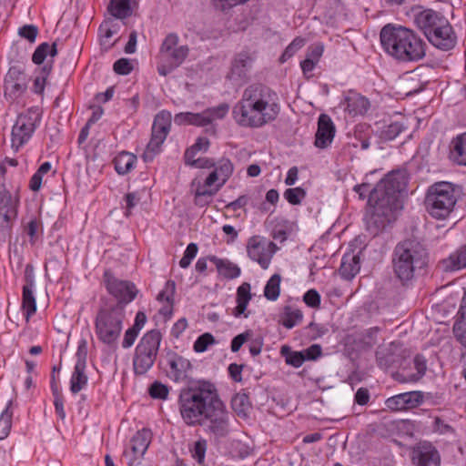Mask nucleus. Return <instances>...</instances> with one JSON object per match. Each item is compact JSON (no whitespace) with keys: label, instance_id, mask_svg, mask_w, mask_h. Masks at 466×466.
I'll list each match as a JSON object with an SVG mask.
<instances>
[{"label":"nucleus","instance_id":"nucleus-1","mask_svg":"<svg viewBox=\"0 0 466 466\" xmlns=\"http://www.w3.org/2000/svg\"><path fill=\"white\" fill-rule=\"evenodd\" d=\"M180 413L186 424L202 426L216 440L229 432V414L210 382L203 381L180 395Z\"/></svg>","mask_w":466,"mask_h":466},{"label":"nucleus","instance_id":"nucleus-2","mask_svg":"<svg viewBox=\"0 0 466 466\" xmlns=\"http://www.w3.org/2000/svg\"><path fill=\"white\" fill-rule=\"evenodd\" d=\"M279 113L280 102L277 92L260 83L248 86L232 110L235 121L250 128H260L275 121Z\"/></svg>","mask_w":466,"mask_h":466},{"label":"nucleus","instance_id":"nucleus-3","mask_svg":"<svg viewBox=\"0 0 466 466\" xmlns=\"http://www.w3.org/2000/svg\"><path fill=\"white\" fill-rule=\"evenodd\" d=\"M384 51L401 62H417L426 56V43L413 30L388 24L380 30Z\"/></svg>","mask_w":466,"mask_h":466},{"label":"nucleus","instance_id":"nucleus-4","mask_svg":"<svg viewBox=\"0 0 466 466\" xmlns=\"http://www.w3.org/2000/svg\"><path fill=\"white\" fill-rule=\"evenodd\" d=\"M392 264L396 277L406 282L427 266L428 252L418 240L406 239L395 247Z\"/></svg>","mask_w":466,"mask_h":466},{"label":"nucleus","instance_id":"nucleus-5","mask_svg":"<svg viewBox=\"0 0 466 466\" xmlns=\"http://www.w3.org/2000/svg\"><path fill=\"white\" fill-rule=\"evenodd\" d=\"M126 309L120 305H106L99 308L95 318V332L97 339L109 347H115L123 329Z\"/></svg>","mask_w":466,"mask_h":466},{"label":"nucleus","instance_id":"nucleus-6","mask_svg":"<svg viewBox=\"0 0 466 466\" xmlns=\"http://www.w3.org/2000/svg\"><path fill=\"white\" fill-rule=\"evenodd\" d=\"M457 192L453 184L441 181L431 186L424 204L428 213L438 219L446 218L457 202Z\"/></svg>","mask_w":466,"mask_h":466},{"label":"nucleus","instance_id":"nucleus-7","mask_svg":"<svg viewBox=\"0 0 466 466\" xmlns=\"http://www.w3.org/2000/svg\"><path fill=\"white\" fill-rule=\"evenodd\" d=\"M408 177L406 172L397 170L389 173L382 178L370 193L369 201L384 200L383 202L393 207L402 208L400 195L406 190Z\"/></svg>","mask_w":466,"mask_h":466},{"label":"nucleus","instance_id":"nucleus-8","mask_svg":"<svg viewBox=\"0 0 466 466\" xmlns=\"http://www.w3.org/2000/svg\"><path fill=\"white\" fill-rule=\"evenodd\" d=\"M189 53L187 45H179V37L176 33H169L163 40L159 49L160 62L157 72L167 76L183 64Z\"/></svg>","mask_w":466,"mask_h":466},{"label":"nucleus","instance_id":"nucleus-9","mask_svg":"<svg viewBox=\"0 0 466 466\" xmlns=\"http://www.w3.org/2000/svg\"><path fill=\"white\" fill-rule=\"evenodd\" d=\"M161 339V333L157 329H151L141 338L136 347L133 359L136 374L144 375L152 368L159 350Z\"/></svg>","mask_w":466,"mask_h":466},{"label":"nucleus","instance_id":"nucleus-10","mask_svg":"<svg viewBox=\"0 0 466 466\" xmlns=\"http://www.w3.org/2000/svg\"><path fill=\"white\" fill-rule=\"evenodd\" d=\"M136 0H110L107 5L108 13L113 18L106 19L99 26L100 42L101 46L106 49L111 48L118 39L110 43L109 39L120 29V25L116 19L124 20L133 14V5Z\"/></svg>","mask_w":466,"mask_h":466},{"label":"nucleus","instance_id":"nucleus-11","mask_svg":"<svg viewBox=\"0 0 466 466\" xmlns=\"http://www.w3.org/2000/svg\"><path fill=\"white\" fill-rule=\"evenodd\" d=\"M39 121L37 110L29 109L17 116L11 132V147L15 152L30 140Z\"/></svg>","mask_w":466,"mask_h":466},{"label":"nucleus","instance_id":"nucleus-12","mask_svg":"<svg viewBox=\"0 0 466 466\" xmlns=\"http://www.w3.org/2000/svg\"><path fill=\"white\" fill-rule=\"evenodd\" d=\"M384 200L369 201L370 211L366 216V227L368 231L377 236L388 225L396 219L397 213L400 210L383 202Z\"/></svg>","mask_w":466,"mask_h":466},{"label":"nucleus","instance_id":"nucleus-13","mask_svg":"<svg viewBox=\"0 0 466 466\" xmlns=\"http://www.w3.org/2000/svg\"><path fill=\"white\" fill-rule=\"evenodd\" d=\"M171 127V116L168 112L158 113L153 122L151 139L143 153L145 162H150L159 152L160 147L166 140Z\"/></svg>","mask_w":466,"mask_h":466},{"label":"nucleus","instance_id":"nucleus-14","mask_svg":"<svg viewBox=\"0 0 466 466\" xmlns=\"http://www.w3.org/2000/svg\"><path fill=\"white\" fill-rule=\"evenodd\" d=\"M104 281L108 293L116 299V302L106 305H120L126 309V306L134 300L138 293L133 282L116 279L109 271L105 272Z\"/></svg>","mask_w":466,"mask_h":466},{"label":"nucleus","instance_id":"nucleus-15","mask_svg":"<svg viewBox=\"0 0 466 466\" xmlns=\"http://www.w3.org/2000/svg\"><path fill=\"white\" fill-rule=\"evenodd\" d=\"M160 364L166 375L175 382H186L190 377V360L174 350H167Z\"/></svg>","mask_w":466,"mask_h":466},{"label":"nucleus","instance_id":"nucleus-16","mask_svg":"<svg viewBox=\"0 0 466 466\" xmlns=\"http://www.w3.org/2000/svg\"><path fill=\"white\" fill-rule=\"evenodd\" d=\"M19 198L6 189L0 190V236L3 241L10 238L17 218Z\"/></svg>","mask_w":466,"mask_h":466},{"label":"nucleus","instance_id":"nucleus-17","mask_svg":"<svg viewBox=\"0 0 466 466\" xmlns=\"http://www.w3.org/2000/svg\"><path fill=\"white\" fill-rule=\"evenodd\" d=\"M276 248L274 242L268 241L265 238L259 236H253L248 241L247 252L250 259L258 262L263 269H267Z\"/></svg>","mask_w":466,"mask_h":466},{"label":"nucleus","instance_id":"nucleus-18","mask_svg":"<svg viewBox=\"0 0 466 466\" xmlns=\"http://www.w3.org/2000/svg\"><path fill=\"white\" fill-rule=\"evenodd\" d=\"M414 24L429 40L439 29H442L448 19L440 12L423 9L414 14Z\"/></svg>","mask_w":466,"mask_h":466},{"label":"nucleus","instance_id":"nucleus-19","mask_svg":"<svg viewBox=\"0 0 466 466\" xmlns=\"http://www.w3.org/2000/svg\"><path fill=\"white\" fill-rule=\"evenodd\" d=\"M27 78L19 66H11L5 75V96L10 101L19 98L26 90Z\"/></svg>","mask_w":466,"mask_h":466},{"label":"nucleus","instance_id":"nucleus-20","mask_svg":"<svg viewBox=\"0 0 466 466\" xmlns=\"http://www.w3.org/2000/svg\"><path fill=\"white\" fill-rule=\"evenodd\" d=\"M423 399L420 391H408L388 398L385 406L392 411H401L418 407L423 402Z\"/></svg>","mask_w":466,"mask_h":466},{"label":"nucleus","instance_id":"nucleus-21","mask_svg":"<svg viewBox=\"0 0 466 466\" xmlns=\"http://www.w3.org/2000/svg\"><path fill=\"white\" fill-rule=\"evenodd\" d=\"M255 58V55L247 50H242L238 53L231 62L229 78L234 80H245L248 72L252 67Z\"/></svg>","mask_w":466,"mask_h":466},{"label":"nucleus","instance_id":"nucleus-22","mask_svg":"<svg viewBox=\"0 0 466 466\" xmlns=\"http://www.w3.org/2000/svg\"><path fill=\"white\" fill-rule=\"evenodd\" d=\"M411 461L415 466H440V454L430 443L413 449Z\"/></svg>","mask_w":466,"mask_h":466},{"label":"nucleus","instance_id":"nucleus-23","mask_svg":"<svg viewBox=\"0 0 466 466\" xmlns=\"http://www.w3.org/2000/svg\"><path fill=\"white\" fill-rule=\"evenodd\" d=\"M335 127L330 117L322 114L319 117L318 129L315 137V146L319 148L327 147L333 140Z\"/></svg>","mask_w":466,"mask_h":466},{"label":"nucleus","instance_id":"nucleus-24","mask_svg":"<svg viewBox=\"0 0 466 466\" xmlns=\"http://www.w3.org/2000/svg\"><path fill=\"white\" fill-rule=\"evenodd\" d=\"M456 39L452 26L448 21L442 29H439L431 35L429 42L441 50L449 51L455 46Z\"/></svg>","mask_w":466,"mask_h":466},{"label":"nucleus","instance_id":"nucleus-25","mask_svg":"<svg viewBox=\"0 0 466 466\" xmlns=\"http://www.w3.org/2000/svg\"><path fill=\"white\" fill-rule=\"evenodd\" d=\"M32 268L31 265H27L25 268V273H28V270H32ZM34 286L35 282L33 277L26 274V284L23 287L22 299V307L25 311L26 321H28L31 316L36 311V302L33 294Z\"/></svg>","mask_w":466,"mask_h":466},{"label":"nucleus","instance_id":"nucleus-26","mask_svg":"<svg viewBox=\"0 0 466 466\" xmlns=\"http://www.w3.org/2000/svg\"><path fill=\"white\" fill-rule=\"evenodd\" d=\"M344 110L350 115H364L370 108L369 100L358 93L350 92L345 96L343 102Z\"/></svg>","mask_w":466,"mask_h":466},{"label":"nucleus","instance_id":"nucleus-27","mask_svg":"<svg viewBox=\"0 0 466 466\" xmlns=\"http://www.w3.org/2000/svg\"><path fill=\"white\" fill-rule=\"evenodd\" d=\"M152 433L147 429L138 431L131 439V450L136 458L142 457L151 441Z\"/></svg>","mask_w":466,"mask_h":466},{"label":"nucleus","instance_id":"nucleus-28","mask_svg":"<svg viewBox=\"0 0 466 466\" xmlns=\"http://www.w3.org/2000/svg\"><path fill=\"white\" fill-rule=\"evenodd\" d=\"M360 269V262L358 255L345 254L339 267L340 276L347 280L352 279Z\"/></svg>","mask_w":466,"mask_h":466},{"label":"nucleus","instance_id":"nucleus-29","mask_svg":"<svg viewBox=\"0 0 466 466\" xmlns=\"http://www.w3.org/2000/svg\"><path fill=\"white\" fill-rule=\"evenodd\" d=\"M208 258L215 264L218 274L225 279H233L240 275V268L229 260L216 256H209Z\"/></svg>","mask_w":466,"mask_h":466},{"label":"nucleus","instance_id":"nucleus-30","mask_svg":"<svg viewBox=\"0 0 466 466\" xmlns=\"http://www.w3.org/2000/svg\"><path fill=\"white\" fill-rule=\"evenodd\" d=\"M250 284L248 282L242 283L237 289V307L233 310V315L236 318L244 315L245 318L248 314H245L249 300L251 299Z\"/></svg>","mask_w":466,"mask_h":466},{"label":"nucleus","instance_id":"nucleus-31","mask_svg":"<svg viewBox=\"0 0 466 466\" xmlns=\"http://www.w3.org/2000/svg\"><path fill=\"white\" fill-rule=\"evenodd\" d=\"M176 292V284L173 280H167L163 289L157 294V299L160 302H166L160 309L159 313L167 316L172 313L173 297Z\"/></svg>","mask_w":466,"mask_h":466},{"label":"nucleus","instance_id":"nucleus-32","mask_svg":"<svg viewBox=\"0 0 466 466\" xmlns=\"http://www.w3.org/2000/svg\"><path fill=\"white\" fill-rule=\"evenodd\" d=\"M458 314L460 319L453 325V333L456 339L466 347V292L461 299Z\"/></svg>","mask_w":466,"mask_h":466},{"label":"nucleus","instance_id":"nucleus-33","mask_svg":"<svg viewBox=\"0 0 466 466\" xmlns=\"http://www.w3.org/2000/svg\"><path fill=\"white\" fill-rule=\"evenodd\" d=\"M446 271H454L466 268V245L451 253L448 258L441 261Z\"/></svg>","mask_w":466,"mask_h":466},{"label":"nucleus","instance_id":"nucleus-34","mask_svg":"<svg viewBox=\"0 0 466 466\" xmlns=\"http://www.w3.org/2000/svg\"><path fill=\"white\" fill-rule=\"evenodd\" d=\"M451 158L458 165L466 166V133L452 139Z\"/></svg>","mask_w":466,"mask_h":466},{"label":"nucleus","instance_id":"nucleus-35","mask_svg":"<svg viewBox=\"0 0 466 466\" xmlns=\"http://www.w3.org/2000/svg\"><path fill=\"white\" fill-rule=\"evenodd\" d=\"M86 365L75 364L70 379V390L73 394L81 391L87 384L88 378L86 374Z\"/></svg>","mask_w":466,"mask_h":466},{"label":"nucleus","instance_id":"nucleus-36","mask_svg":"<svg viewBox=\"0 0 466 466\" xmlns=\"http://www.w3.org/2000/svg\"><path fill=\"white\" fill-rule=\"evenodd\" d=\"M137 161V157L129 152L123 151L114 159L115 169L119 175H126L131 171Z\"/></svg>","mask_w":466,"mask_h":466},{"label":"nucleus","instance_id":"nucleus-37","mask_svg":"<svg viewBox=\"0 0 466 466\" xmlns=\"http://www.w3.org/2000/svg\"><path fill=\"white\" fill-rule=\"evenodd\" d=\"M303 315L300 309L291 306H285L281 313V323L287 329H292L302 320Z\"/></svg>","mask_w":466,"mask_h":466},{"label":"nucleus","instance_id":"nucleus-38","mask_svg":"<svg viewBox=\"0 0 466 466\" xmlns=\"http://www.w3.org/2000/svg\"><path fill=\"white\" fill-rule=\"evenodd\" d=\"M234 411L240 417H248L251 409L249 397L245 393H238L231 400Z\"/></svg>","mask_w":466,"mask_h":466},{"label":"nucleus","instance_id":"nucleus-39","mask_svg":"<svg viewBox=\"0 0 466 466\" xmlns=\"http://www.w3.org/2000/svg\"><path fill=\"white\" fill-rule=\"evenodd\" d=\"M57 54L56 43H53L49 46L47 43H42L35 50L32 60L35 64L40 65L44 62L46 57L49 55L54 57Z\"/></svg>","mask_w":466,"mask_h":466},{"label":"nucleus","instance_id":"nucleus-40","mask_svg":"<svg viewBox=\"0 0 466 466\" xmlns=\"http://www.w3.org/2000/svg\"><path fill=\"white\" fill-rule=\"evenodd\" d=\"M280 354L285 358V361L288 365L294 368H299L305 362L304 356L300 351H294L288 345H283L280 349Z\"/></svg>","mask_w":466,"mask_h":466},{"label":"nucleus","instance_id":"nucleus-41","mask_svg":"<svg viewBox=\"0 0 466 466\" xmlns=\"http://www.w3.org/2000/svg\"><path fill=\"white\" fill-rule=\"evenodd\" d=\"M280 281L281 277L279 274H274L268 280L265 289H264V296L271 301H275L279 297L280 293Z\"/></svg>","mask_w":466,"mask_h":466},{"label":"nucleus","instance_id":"nucleus-42","mask_svg":"<svg viewBox=\"0 0 466 466\" xmlns=\"http://www.w3.org/2000/svg\"><path fill=\"white\" fill-rule=\"evenodd\" d=\"M12 401L9 400L0 415V440H5L11 430L13 412L10 410Z\"/></svg>","mask_w":466,"mask_h":466},{"label":"nucleus","instance_id":"nucleus-43","mask_svg":"<svg viewBox=\"0 0 466 466\" xmlns=\"http://www.w3.org/2000/svg\"><path fill=\"white\" fill-rule=\"evenodd\" d=\"M233 169V164L229 159L222 158L218 161V167L215 168L217 173L221 177V183H218L216 186V188H218V190L227 182L228 177L232 175Z\"/></svg>","mask_w":466,"mask_h":466},{"label":"nucleus","instance_id":"nucleus-44","mask_svg":"<svg viewBox=\"0 0 466 466\" xmlns=\"http://www.w3.org/2000/svg\"><path fill=\"white\" fill-rule=\"evenodd\" d=\"M218 188H205L198 187L195 192L194 203L198 207H205L211 201V198L218 192Z\"/></svg>","mask_w":466,"mask_h":466},{"label":"nucleus","instance_id":"nucleus-45","mask_svg":"<svg viewBox=\"0 0 466 466\" xmlns=\"http://www.w3.org/2000/svg\"><path fill=\"white\" fill-rule=\"evenodd\" d=\"M216 343V339L211 333L206 332L200 335L197 340L194 342V350L196 352H204L208 350V346L214 345Z\"/></svg>","mask_w":466,"mask_h":466},{"label":"nucleus","instance_id":"nucleus-46","mask_svg":"<svg viewBox=\"0 0 466 466\" xmlns=\"http://www.w3.org/2000/svg\"><path fill=\"white\" fill-rule=\"evenodd\" d=\"M207 441L204 439L197 441L190 449L192 457L199 463L203 464L207 451Z\"/></svg>","mask_w":466,"mask_h":466},{"label":"nucleus","instance_id":"nucleus-47","mask_svg":"<svg viewBox=\"0 0 466 466\" xmlns=\"http://www.w3.org/2000/svg\"><path fill=\"white\" fill-rule=\"evenodd\" d=\"M229 110V106L227 103H222L218 106L210 107L205 110L208 114V118L209 119L210 124L218 119H222L228 114Z\"/></svg>","mask_w":466,"mask_h":466},{"label":"nucleus","instance_id":"nucleus-48","mask_svg":"<svg viewBox=\"0 0 466 466\" xmlns=\"http://www.w3.org/2000/svg\"><path fill=\"white\" fill-rule=\"evenodd\" d=\"M405 128L404 125L400 122H392L388 125L381 133V136L386 140L395 139Z\"/></svg>","mask_w":466,"mask_h":466},{"label":"nucleus","instance_id":"nucleus-49","mask_svg":"<svg viewBox=\"0 0 466 466\" xmlns=\"http://www.w3.org/2000/svg\"><path fill=\"white\" fill-rule=\"evenodd\" d=\"M413 363H414V368L417 370V373L412 374L410 377V380L417 381L424 376L426 370H427V361H426V359L422 355L419 354V355L415 356V358L413 360Z\"/></svg>","mask_w":466,"mask_h":466},{"label":"nucleus","instance_id":"nucleus-50","mask_svg":"<svg viewBox=\"0 0 466 466\" xmlns=\"http://www.w3.org/2000/svg\"><path fill=\"white\" fill-rule=\"evenodd\" d=\"M306 197V192L301 187L288 188L284 192V198L291 205H299Z\"/></svg>","mask_w":466,"mask_h":466},{"label":"nucleus","instance_id":"nucleus-51","mask_svg":"<svg viewBox=\"0 0 466 466\" xmlns=\"http://www.w3.org/2000/svg\"><path fill=\"white\" fill-rule=\"evenodd\" d=\"M148 392L153 399L165 400L167 398L169 390L167 386L165 384L159 381H155L149 387Z\"/></svg>","mask_w":466,"mask_h":466},{"label":"nucleus","instance_id":"nucleus-52","mask_svg":"<svg viewBox=\"0 0 466 466\" xmlns=\"http://www.w3.org/2000/svg\"><path fill=\"white\" fill-rule=\"evenodd\" d=\"M198 250V248L196 243H189L184 252L182 258L179 261V266L183 268H187L191 261L196 258Z\"/></svg>","mask_w":466,"mask_h":466},{"label":"nucleus","instance_id":"nucleus-53","mask_svg":"<svg viewBox=\"0 0 466 466\" xmlns=\"http://www.w3.org/2000/svg\"><path fill=\"white\" fill-rule=\"evenodd\" d=\"M304 46V39L297 37L295 38L285 49L281 56V60L284 62L289 58L292 57L295 53Z\"/></svg>","mask_w":466,"mask_h":466},{"label":"nucleus","instance_id":"nucleus-54","mask_svg":"<svg viewBox=\"0 0 466 466\" xmlns=\"http://www.w3.org/2000/svg\"><path fill=\"white\" fill-rule=\"evenodd\" d=\"M87 353H88L87 341L85 339H81L78 341L77 350L76 353V364L86 366Z\"/></svg>","mask_w":466,"mask_h":466},{"label":"nucleus","instance_id":"nucleus-55","mask_svg":"<svg viewBox=\"0 0 466 466\" xmlns=\"http://www.w3.org/2000/svg\"><path fill=\"white\" fill-rule=\"evenodd\" d=\"M113 68L116 74L126 76L132 71L133 66L129 59L120 58L114 63Z\"/></svg>","mask_w":466,"mask_h":466},{"label":"nucleus","instance_id":"nucleus-56","mask_svg":"<svg viewBox=\"0 0 466 466\" xmlns=\"http://www.w3.org/2000/svg\"><path fill=\"white\" fill-rule=\"evenodd\" d=\"M140 196L137 192H130L126 194L125 201H126V211L125 216L129 217L131 215V210L140 202Z\"/></svg>","mask_w":466,"mask_h":466},{"label":"nucleus","instance_id":"nucleus-57","mask_svg":"<svg viewBox=\"0 0 466 466\" xmlns=\"http://www.w3.org/2000/svg\"><path fill=\"white\" fill-rule=\"evenodd\" d=\"M303 300L309 307L316 309L320 305V295L316 289H309L304 294Z\"/></svg>","mask_w":466,"mask_h":466},{"label":"nucleus","instance_id":"nucleus-58","mask_svg":"<svg viewBox=\"0 0 466 466\" xmlns=\"http://www.w3.org/2000/svg\"><path fill=\"white\" fill-rule=\"evenodd\" d=\"M306 360H316L322 354V349L319 344H312L306 350H300Z\"/></svg>","mask_w":466,"mask_h":466},{"label":"nucleus","instance_id":"nucleus-59","mask_svg":"<svg viewBox=\"0 0 466 466\" xmlns=\"http://www.w3.org/2000/svg\"><path fill=\"white\" fill-rule=\"evenodd\" d=\"M37 34L38 29L34 25H25L19 29L20 36L27 39L31 43L35 41Z\"/></svg>","mask_w":466,"mask_h":466},{"label":"nucleus","instance_id":"nucleus-60","mask_svg":"<svg viewBox=\"0 0 466 466\" xmlns=\"http://www.w3.org/2000/svg\"><path fill=\"white\" fill-rule=\"evenodd\" d=\"M250 332L246 331L243 333H240L233 338L231 340L230 349L232 352H238L242 345L249 339Z\"/></svg>","mask_w":466,"mask_h":466},{"label":"nucleus","instance_id":"nucleus-61","mask_svg":"<svg viewBox=\"0 0 466 466\" xmlns=\"http://www.w3.org/2000/svg\"><path fill=\"white\" fill-rule=\"evenodd\" d=\"M138 333H139V331L132 327L127 329L124 335V339L122 341V347L124 349L130 348L134 344L136 339L137 338Z\"/></svg>","mask_w":466,"mask_h":466},{"label":"nucleus","instance_id":"nucleus-62","mask_svg":"<svg viewBox=\"0 0 466 466\" xmlns=\"http://www.w3.org/2000/svg\"><path fill=\"white\" fill-rule=\"evenodd\" d=\"M208 114L205 110L201 113H191V125L197 127H206L210 124L209 119L208 118Z\"/></svg>","mask_w":466,"mask_h":466},{"label":"nucleus","instance_id":"nucleus-63","mask_svg":"<svg viewBox=\"0 0 466 466\" xmlns=\"http://www.w3.org/2000/svg\"><path fill=\"white\" fill-rule=\"evenodd\" d=\"M248 201L249 198L248 196L242 195L236 200L227 204L226 208L236 211L237 209L243 208L246 205H248Z\"/></svg>","mask_w":466,"mask_h":466},{"label":"nucleus","instance_id":"nucleus-64","mask_svg":"<svg viewBox=\"0 0 466 466\" xmlns=\"http://www.w3.org/2000/svg\"><path fill=\"white\" fill-rule=\"evenodd\" d=\"M324 48L321 45H316L314 46H311L307 54L308 59H311L312 61L318 63L319 58L321 57L323 54Z\"/></svg>","mask_w":466,"mask_h":466}]
</instances>
